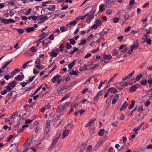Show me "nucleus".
Instances as JSON below:
<instances>
[{"label": "nucleus", "instance_id": "nucleus-42", "mask_svg": "<svg viewBox=\"0 0 152 152\" xmlns=\"http://www.w3.org/2000/svg\"><path fill=\"white\" fill-rule=\"evenodd\" d=\"M141 126H138L137 127H136L133 129V131L134 132H136L139 130L141 128L140 127Z\"/></svg>", "mask_w": 152, "mask_h": 152}, {"label": "nucleus", "instance_id": "nucleus-64", "mask_svg": "<svg viewBox=\"0 0 152 152\" xmlns=\"http://www.w3.org/2000/svg\"><path fill=\"white\" fill-rule=\"evenodd\" d=\"M150 104V101L148 100L147 102L145 103V106L146 107L148 106Z\"/></svg>", "mask_w": 152, "mask_h": 152}, {"label": "nucleus", "instance_id": "nucleus-61", "mask_svg": "<svg viewBox=\"0 0 152 152\" xmlns=\"http://www.w3.org/2000/svg\"><path fill=\"white\" fill-rule=\"evenodd\" d=\"M56 68V66L55 65V66L50 71L48 72V73H51Z\"/></svg>", "mask_w": 152, "mask_h": 152}, {"label": "nucleus", "instance_id": "nucleus-9", "mask_svg": "<svg viewBox=\"0 0 152 152\" xmlns=\"http://www.w3.org/2000/svg\"><path fill=\"white\" fill-rule=\"evenodd\" d=\"M112 58L110 55H104L103 56L104 60H102V61H104V62H106L109 61Z\"/></svg>", "mask_w": 152, "mask_h": 152}, {"label": "nucleus", "instance_id": "nucleus-48", "mask_svg": "<svg viewBox=\"0 0 152 152\" xmlns=\"http://www.w3.org/2000/svg\"><path fill=\"white\" fill-rule=\"evenodd\" d=\"M49 39L53 40L54 39V37L53 34H51L48 37Z\"/></svg>", "mask_w": 152, "mask_h": 152}, {"label": "nucleus", "instance_id": "nucleus-35", "mask_svg": "<svg viewBox=\"0 0 152 152\" xmlns=\"http://www.w3.org/2000/svg\"><path fill=\"white\" fill-rule=\"evenodd\" d=\"M141 84L142 85H145L147 83V81L146 80H142L140 81Z\"/></svg>", "mask_w": 152, "mask_h": 152}, {"label": "nucleus", "instance_id": "nucleus-40", "mask_svg": "<svg viewBox=\"0 0 152 152\" xmlns=\"http://www.w3.org/2000/svg\"><path fill=\"white\" fill-rule=\"evenodd\" d=\"M47 12V8H44L41 11V13L42 14H43L44 15L45 14L46 15L47 14H45V13Z\"/></svg>", "mask_w": 152, "mask_h": 152}, {"label": "nucleus", "instance_id": "nucleus-15", "mask_svg": "<svg viewBox=\"0 0 152 152\" xmlns=\"http://www.w3.org/2000/svg\"><path fill=\"white\" fill-rule=\"evenodd\" d=\"M117 89L114 87L110 88L108 90V91L109 92H110L113 93H115L117 92Z\"/></svg>", "mask_w": 152, "mask_h": 152}, {"label": "nucleus", "instance_id": "nucleus-31", "mask_svg": "<svg viewBox=\"0 0 152 152\" xmlns=\"http://www.w3.org/2000/svg\"><path fill=\"white\" fill-rule=\"evenodd\" d=\"M17 30L19 33L20 34H22L24 32V29L23 28H18L17 29Z\"/></svg>", "mask_w": 152, "mask_h": 152}, {"label": "nucleus", "instance_id": "nucleus-45", "mask_svg": "<svg viewBox=\"0 0 152 152\" xmlns=\"http://www.w3.org/2000/svg\"><path fill=\"white\" fill-rule=\"evenodd\" d=\"M32 10V9L31 8H29L26 13H25V15H29L31 12Z\"/></svg>", "mask_w": 152, "mask_h": 152}, {"label": "nucleus", "instance_id": "nucleus-56", "mask_svg": "<svg viewBox=\"0 0 152 152\" xmlns=\"http://www.w3.org/2000/svg\"><path fill=\"white\" fill-rule=\"evenodd\" d=\"M32 120H30L29 119H27L25 120V123L26 124H28L31 123L32 121Z\"/></svg>", "mask_w": 152, "mask_h": 152}, {"label": "nucleus", "instance_id": "nucleus-8", "mask_svg": "<svg viewBox=\"0 0 152 152\" xmlns=\"http://www.w3.org/2000/svg\"><path fill=\"white\" fill-rule=\"evenodd\" d=\"M104 141V140H99L98 141L97 143L96 144V145L94 147V148H95V150H96L98 148H99V147L103 144Z\"/></svg>", "mask_w": 152, "mask_h": 152}, {"label": "nucleus", "instance_id": "nucleus-29", "mask_svg": "<svg viewBox=\"0 0 152 152\" xmlns=\"http://www.w3.org/2000/svg\"><path fill=\"white\" fill-rule=\"evenodd\" d=\"M92 147L91 145H89L87 149L86 152H92Z\"/></svg>", "mask_w": 152, "mask_h": 152}, {"label": "nucleus", "instance_id": "nucleus-5", "mask_svg": "<svg viewBox=\"0 0 152 152\" xmlns=\"http://www.w3.org/2000/svg\"><path fill=\"white\" fill-rule=\"evenodd\" d=\"M17 95V92L15 91L9 93L8 94V99L9 100H11V102L14 100H15V98Z\"/></svg>", "mask_w": 152, "mask_h": 152}, {"label": "nucleus", "instance_id": "nucleus-54", "mask_svg": "<svg viewBox=\"0 0 152 152\" xmlns=\"http://www.w3.org/2000/svg\"><path fill=\"white\" fill-rule=\"evenodd\" d=\"M64 45H60L59 48V50L60 51H61L63 50L64 49Z\"/></svg>", "mask_w": 152, "mask_h": 152}, {"label": "nucleus", "instance_id": "nucleus-25", "mask_svg": "<svg viewBox=\"0 0 152 152\" xmlns=\"http://www.w3.org/2000/svg\"><path fill=\"white\" fill-rule=\"evenodd\" d=\"M142 76V74H139L136 77L135 80L137 81H139L140 80L141 77Z\"/></svg>", "mask_w": 152, "mask_h": 152}, {"label": "nucleus", "instance_id": "nucleus-32", "mask_svg": "<svg viewBox=\"0 0 152 152\" xmlns=\"http://www.w3.org/2000/svg\"><path fill=\"white\" fill-rule=\"evenodd\" d=\"M1 23H3L7 24L8 22V19H3L1 20Z\"/></svg>", "mask_w": 152, "mask_h": 152}, {"label": "nucleus", "instance_id": "nucleus-20", "mask_svg": "<svg viewBox=\"0 0 152 152\" xmlns=\"http://www.w3.org/2000/svg\"><path fill=\"white\" fill-rule=\"evenodd\" d=\"M69 134V131L68 130H66L65 129L63 132L62 134V139H63L66 137Z\"/></svg>", "mask_w": 152, "mask_h": 152}, {"label": "nucleus", "instance_id": "nucleus-60", "mask_svg": "<svg viewBox=\"0 0 152 152\" xmlns=\"http://www.w3.org/2000/svg\"><path fill=\"white\" fill-rule=\"evenodd\" d=\"M99 66V65L98 64H96L93 66L90 67V69L91 70H93L94 69L96 68L97 66Z\"/></svg>", "mask_w": 152, "mask_h": 152}, {"label": "nucleus", "instance_id": "nucleus-21", "mask_svg": "<svg viewBox=\"0 0 152 152\" xmlns=\"http://www.w3.org/2000/svg\"><path fill=\"white\" fill-rule=\"evenodd\" d=\"M105 130L104 129H101L99 131L98 134L100 136H102Z\"/></svg>", "mask_w": 152, "mask_h": 152}, {"label": "nucleus", "instance_id": "nucleus-26", "mask_svg": "<svg viewBox=\"0 0 152 152\" xmlns=\"http://www.w3.org/2000/svg\"><path fill=\"white\" fill-rule=\"evenodd\" d=\"M105 6V5L104 4H100L99 6V11H103L104 10V9L103 8V7Z\"/></svg>", "mask_w": 152, "mask_h": 152}, {"label": "nucleus", "instance_id": "nucleus-47", "mask_svg": "<svg viewBox=\"0 0 152 152\" xmlns=\"http://www.w3.org/2000/svg\"><path fill=\"white\" fill-rule=\"evenodd\" d=\"M137 111L138 112L142 113L141 112L143 111V110L142 108V107L141 106L138 108Z\"/></svg>", "mask_w": 152, "mask_h": 152}, {"label": "nucleus", "instance_id": "nucleus-50", "mask_svg": "<svg viewBox=\"0 0 152 152\" xmlns=\"http://www.w3.org/2000/svg\"><path fill=\"white\" fill-rule=\"evenodd\" d=\"M36 67L37 68L39 69H42L43 68V66L40 65V64L37 65L36 66Z\"/></svg>", "mask_w": 152, "mask_h": 152}, {"label": "nucleus", "instance_id": "nucleus-18", "mask_svg": "<svg viewBox=\"0 0 152 152\" xmlns=\"http://www.w3.org/2000/svg\"><path fill=\"white\" fill-rule=\"evenodd\" d=\"M20 71V70L18 69H15L12 72L10 75V77L12 78L13 77L16 72H19Z\"/></svg>", "mask_w": 152, "mask_h": 152}, {"label": "nucleus", "instance_id": "nucleus-37", "mask_svg": "<svg viewBox=\"0 0 152 152\" xmlns=\"http://www.w3.org/2000/svg\"><path fill=\"white\" fill-rule=\"evenodd\" d=\"M135 104L134 102H132L131 105L129 106V110H131L134 107V105Z\"/></svg>", "mask_w": 152, "mask_h": 152}, {"label": "nucleus", "instance_id": "nucleus-44", "mask_svg": "<svg viewBox=\"0 0 152 152\" xmlns=\"http://www.w3.org/2000/svg\"><path fill=\"white\" fill-rule=\"evenodd\" d=\"M47 105H46L45 107H43L41 109V111L43 113L45 112L47 109Z\"/></svg>", "mask_w": 152, "mask_h": 152}, {"label": "nucleus", "instance_id": "nucleus-34", "mask_svg": "<svg viewBox=\"0 0 152 152\" xmlns=\"http://www.w3.org/2000/svg\"><path fill=\"white\" fill-rule=\"evenodd\" d=\"M69 40L71 44L74 45L75 44V42L73 39H69Z\"/></svg>", "mask_w": 152, "mask_h": 152}, {"label": "nucleus", "instance_id": "nucleus-58", "mask_svg": "<svg viewBox=\"0 0 152 152\" xmlns=\"http://www.w3.org/2000/svg\"><path fill=\"white\" fill-rule=\"evenodd\" d=\"M123 36H121L118 37L117 38V39L119 40L120 42H122L123 41Z\"/></svg>", "mask_w": 152, "mask_h": 152}, {"label": "nucleus", "instance_id": "nucleus-46", "mask_svg": "<svg viewBox=\"0 0 152 152\" xmlns=\"http://www.w3.org/2000/svg\"><path fill=\"white\" fill-rule=\"evenodd\" d=\"M75 64V62L74 61L72 62L71 63L69 64L68 66L69 68L70 69L72 68L74 65Z\"/></svg>", "mask_w": 152, "mask_h": 152}, {"label": "nucleus", "instance_id": "nucleus-22", "mask_svg": "<svg viewBox=\"0 0 152 152\" xmlns=\"http://www.w3.org/2000/svg\"><path fill=\"white\" fill-rule=\"evenodd\" d=\"M148 83L150 86H152V78L151 76H148Z\"/></svg>", "mask_w": 152, "mask_h": 152}, {"label": "nucleus", "instance_id": "nucleus-11", "mask_svg": "<svg viewBox=\"0 0 152 152\" xmlns=\"http://www.w3.org/2000/svg\"><path fill=\"white\" fill-rule=\"evenodd\" d=\"M86 16H87V18L86 19V20H89V22L91 21L92 19H93L94 17V15H92L89 12L88 13L86 14Z\"/></svg>", "mask_w": 152, "mask_h": 152}, {"label": "nucleus", "instance_id": "nucleus-13", "mask_svg": "<svg viewBox=\"0 0 152 152\" xmlns=\"http://www.w3.org/2000/svg\"><path fill=\"white\" fill-rule=\"evenodd\" d=\"M127 102H125L122 105L121 109H120V111H122L125 110L126 108V106H127Z\"/></svg>", "mask_w": 152, "mask_h": 152}, {"label": "nucleus", "instance_id": "nucleus-41", "mask_svg": "<svg viewBox=\"0 0 152 152\" xmlns=\"http://www.w3.org/2000/svg\"><path fill=\"white\" fill-rule=\"evenodd\" d=\"M57 53L56 52L53 51L51 53L50 55L52 56L55 57L57 56Z\"/></svg>", "mask_w": 152, "mask_h": 152}, {"label": "nucleus", "instance_id": "nucleus-49", "mask_svg": "<svg viewBox=\"0 0 152 152\" xmlns=\"http://www.w3.org/2000/svg\"><path fill=\"white\" fill-rule=\"evenodd\" d=\"M8 3L9 4L12 5H13V6H14V9H15L17 8L16 6L14 5V4H15V3L14 2H12V1H9L8 2Z\"/></svg>", "mask_w": 152, "mask_h": 152}, {"label": "nucleus", "instance_id": "nucleus-16", "mask_svg": "<svg viewBox=\"0 0 152 152\" xmlns=\"http://www.w3.org/2000/svg\"><path fill=\"white\" fill-rule=\"evenodd\" d=\"M137 88V86L135 85L132 86L130 88L129 90L131 92H133L135 91Z\"/></svg>", "mask_w": 152, "mask_h": 152}, {"label": "nucleus", "instance_id": "nucleus-14", "mask_svg": "<svg viewBox=\"0 0 152 152\" xmlns=\"http://www.w3.org/2000/svg\"><path fill=\"white\" fill-rule=\"evenodd\" d=\"M24 77V76L23 75H18L15 77V79L19 81H22Z\"/></svg>", "mask_w": 152, "mask_h": 152}, {"label": "nucleus", "instance_id": "nucleus-10", "mask_svg": "<svg viewBox=\"0 0 152 152\" xmlns=\"http://www.w3.org/2000/svg\"><path fill=\"white\" fill-rule=\"evenodd\" d=\"M69 86H66L65 87H63V88H58V94H62V93L66 91L65 90L68 88H69Z\"/></svg>", "mask_w": 152, "mask_h": 152}, {"label": "nucleus", "instance_id": "nucleus-12", "mask_svg": "<svg viewBox=\"0 0 152 152\" xmlns=\"http://www.w3.org/2000/svg\"><path fill=\"white\" fill-rule=\"evenodd\" d=\"M119 96L118 94H116L112 99V104H114L117 102Z\"/></svg>", "mask_w": 152, "mask_h": 152}, {"label": "nucleus", "instance_id": "nucleus-1", "mask_svg": "<svg viewBox=\"0 0 152 152\" xmlns=\"http://www.w3.org/2000/svg\"><path fill=\"white\" fill-rule=\"evenodd\" d=\"M60 135V133L59 134L58 133L56 135V136L53 138L52 140V143L50 145L49 148L50 150L52 149L55 147L56 143L58 142Z\"/></svg>", "mask_w": 152, "mask_h": 152}, {"label": "nucleus", "instance_id": "nucleus-23", "mask_svg": "<svg viewBox=\"0 0 152 152\" xmlns=\"http://www.w3.org/2000/svg\"><path fill=\"white\" fill-rule=\"evenodd\" d=\"M95 23L98 26H101L102 24V22L99 19L95 21Z\"/></svg>", "mask_w": 152, "mask_h": 152}, {"label": "nucleus", "instance_id": "nucleus-59", "mask_svg": "<svg viewBox=\"0 0 152 152\" xmlns=\"http://www.w3.org/2000/svg\"><path fill=\"white\" fill-rule=\"evenodd\" d=\"M21 19L22 20H25L26 21H27L28 18L25 16H22L21 17Z\"/></svg>", "mask_w": 152, "mask_h": 152}, {"label": "nucleus", "instance_id": "nucleus-28", "mask_svg": "<svg viewBox=\"0 0 152 152\" xmlns=\"http://www.w3.org/2000/svg\"><path fill=\"white\" fill-rule=\"evenodd\" d=\"M55 8V6L54 5H50L48 7V10L53 11L54 10Z\"/></svg>", "mask_w": 152, "mask_h": 152}, {"label": "nucleus", "instance_id": "nucleus-30", "mask_svg": "<svg viewBox=\"0 0 152 152\" xmlns=\"http://www.w3.org/2000/svg\"><path fill=\"white\" fill-rule=\"evenodd\" d=\"M134 71H133L132 72H131L129 74H128L126 76V77L128 78L132 77L133 75L134 74Z\"/></svg>", "mask_w": 152, "mask_h": 152}, {"label": "nucleus", "instance_id": "nucleus-55", "mask_svg": "<svg viewBox=\"0 0 152 152\" xmlns=\"http://www.w3.org/2000/svg\"><path fill=\"white\" fill-rule=\"evenodd\" d=\"M35 77V76H33L32 77H29V80H28L30 82H32L34 80V79Z\"/></svg>", "mask_w": 152, "mask_h": 152}, {"label": "nucleus", "instance_id": "nucleus-52", "mask_svg": "<svg viewBox=\"0 0 152 152\" xmlns=\"http://www.w3.org/2000/svg\"><path fill=\"white\" fill-rule=\"evenodd\" d=\"M96 120V118H92L88 122L89 124H91Z\"/></svg>", "mask_w": 152, "mask_h": 152}, {"label": "nucleus", "instance_id": "nucleus-53", "mask_svg": "<svg viewBox=\"0 0 152 152\" xmlns=\"http://www.w3.org/2000/svg\"><path fill=\"white\" fill-rule=\"evenodd\" d=\"M42 40L43 41H42V43H45L46 45L48 43V40L47 38L45 37Z\"/></svg>", "mask_w": 152, "mask_h": 152}, {"label": "nucleus", "instance_id": "nucleus-2", "mask_svg": "<svg viewBox=\"0 0 152 152\" xmlns=\"http://www.w3.org/2000/svg\"><path fill=\"white\" fill-rule=\"evenodd\" d=\"M134 0H130L129 3V6H127L125 9L124 11L126 12H128L130 11L134 4Z\"/></svg>", "mask_w": 152, "mask_h": 152}, {"label": "nucleus", "instance_id": "nucleus-7", "mask_svg": "<svg viewBox=\"0 0 152 152\" xmlns=\"http://www.w3.org/2000/svg\"><path fill=\"white\" fill-rule=\"evenodd\" d=\"M115 0H107L105 2V6L108 8L110 7Z\"/></svg>", "mask_w": 152, "mask_h": 152}, {"label": "nucleus", "instance_id": "nucleus-33", "mask_svg": "<svg viewBox=\"0 0 152 152\" xmlns=\"http://www.w3.org/2000/svg\"><path fill=\"white\" fill-rule=\"evenodd\" d=\"M12 61V59L10 61H9V62H7L3 66V67H2V69H4V68H5Z\"/></svg>", "mask_w": 152, "mask_h": 152}, {"label": "nucleus", "instance_id": "nucleus-51", "mask_svg": "<svg viewBox=\"0 0 152 152\" xmlns=\"http://www.w3.org/2000/svg\"><path fill=\"white\" fill-rule=\"evenodd\" d=\"M20 84L23 87L26 85L27 83L25 82H20Z\"/></svg>", "mask_w": 152, "mask_h": 152}, {"label": "nucleus", "instance_id": "nucleus-24", "mask_svg": "<svg viewBox=\"0 0 152 152\" xmlns=\"http://www.w3.org/2000/svg\"><path fill=\"white\" fill-rule=\"evenodd\" d=\"M34 30V27H31L26 28V31L28 32H30L31 31H33Z\"/></svg>", "mask_w": 152, "mask_h": 152}, {"label": "nucleus", "instance_id": "nucleus-27", "mask_svg": "<svg viewBox=\"0 0 152 152\" xmlns=\"http://www.w3.org/2000/svg\"><path fill=\"white\" fill-rule=\"evenodd\" d=\"M138 46V43L137 42H135L134 44L131 47V48H132L134 50L135 48H137Z\"/></svg>", "mask_w": 152, "mask_h": 152}, {"label": "nucleus", "instance_id": "nucleus-36", "mask_svg": "<svg viewBox=\"0 0 152 152\" xmlns=\"http://www.w3.org/2000/svg\"><path fill=\"white\" fill-rule=\"evenodd\" d=\"M120 19L118 17H115L113 19V21L114 23H117L119 20Z\"/></svg>", "mask_w": 152, "mask_h": 152}, {"label": "nucleus", "instance_id": "nucleus-38", "mask_svg": "<svg viewBox=\"0 0 152 152\" xmlns=\"http://www.w3.org/2000/svg\"><path fill=\"white\" fill-rule=\"evenodd\" d=\"M69 94H67L65 95L62 99V101H64V100L67 99L69 96Z\"/></svg>", "mask_w": 152, "mask_h": 152}, {"label": "nucleus", "instance_id": "nucleus-19", "mask_svg": "<svg viewBox=\"0 0 152 152\" xmlns=\"http://www.w3.org/2000/svg\"><path fill=\"white\" fill-rule=\"evenodd\" d=\"M47 34L46 33L43 32L39 36V37H40V39L42 40L47 36Z\"/></svg>", "mask_w": 152, "mask_h": 152}, {"label": "nucleus", "instance_id": "nucleus-43", "mask_svg": "<svg viewBox=\"0 0 152 152\" xmlns=\"http://www.w3.org/2000/svg\"><path fill=\"white\" fill-rule=\"evenodd\" d=\"M65 47L68 49H70L72 48V46L68 42H67L65 45Z\"/></svg>", "mask_w": 152, "mask_h": 152}, {"label": "nucleus", "instance_id": "nucleus-6", "mask_svg": "<svg viewBox=\"0 0 152 152\" xmlns=\"http://www.w3.org/2000/svg\"><path fill=\"white\" fill-rule=\"evenodd\" d=\"M30 51L32 52L30 53L29 51H28L26 53L27 56H30L34 54V53H35L37 50H35L34 47H32L30 49Z\"/></svg>", "mask_w": 152, "mask_h": 152}, {"label": "nucleus", "instance_id": "nucleus-57", "mask_svg": "<svg viewBox=\"0 0 152 152\" xmlns=\"http://www.w3.org/2000/svg\"><path fill=\"white\" fill-rule=\"evenodd\" d=\"M35 63L37 65L40 64L41 63L40 60L39 59H38L35 61Z\"/></svg>", "mask_w": 152, "mask_h": 152}, {"label": "nucleus", "instance_id": "nucleus-63", "mask_svg": "<svg viewBox=\"0 0 152 152\" xmlns=\"http://www.w3.org/2000/svg\"><path fill=\"white\" fill-rule=\"evenodd\" d=\"M130 28L131 27L130 26H129L127 28H125V32H128L129 31H130Z\"/></svg>", "mask_w": 152, "mask_h": 152}, {"label": "nucleus", "instance_id": "nucleus-39", "mask_svg": "<svg viewBox=\"0 0 152 152\" xmlns=\"http://www.w3.org/2000/svg\"><path fill=\"white\" fill-rule=\"evenodd\" d=\"M85 146L83 144L82 145L80 146L79 148V149L80 150V151H81L82 152V151L85 149Z\"/></svg>", "mask_w": 152, "mask_h": 152}, {"label": "nucleus", "instance_id": "nucleus-62", "mask_svg": "<svg viewBox=\"0 0 152 152\" xmlns=\"http://www.w3.org/2000/svg\"><path fill=\"white\" fill-rule=\"evenodd\" d=\"M77 23V21L76 20H74L72 22H71L69 23V25H75Z\"/></svg>", "mask_w": 152, "mask_h": 152}, {"label": "nucleus", "instance_id": "nucleus-3", "mask_svg": "<svg viewBox=\"0 0 152 152\" xmlns=\"http://www.w3.org/2000/svg\"><path fill=\"white\" fill-rule=\"evenodd\" d=\"M16 85V83L15 81H12L6 87L7 90L8 91H10L13 88L15 87Z\"/></svg>", "mask_w": 152, "mask_h": 152}, {"label": "nucleus", "instance_id": "nucleus-4", "mask_svg": "<svg viewBox=\"0 0 152 152\" xmlns=\"http://www.w3.org/2000/svg\"><path fill=\"white\" fill-rule=\"evenodd\" d=\"M66 108L65 105V104H62L59 105L56 109V111L57 112L62 114L64 112Z\"/></svg>", "mask_w": 152, "mask_h": 152}, {"label": "nucleus", "instance_id": "nucleus-17", "mask_svg": "<svg viewBox=\"0 0 152 152\" xmlns=\"http://www.w3.org/2000/svg\"><path fill=\"white\" fill-rule=\"evenodd\" d=\"M61 76L59 75H57L55 76L52 79V82L53 83H55L56 81Z\"/></svg>", "mask_w": 152, "mask_h": 152}]
</instances>
